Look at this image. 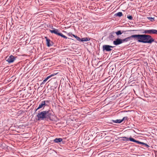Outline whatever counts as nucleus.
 Returning a JSON list of instances; mask_svg holds the SVG:
<instances>
[{
    "instance_id": "nucleus-29",
    "label": "nucleus",
    "mask_w": 157,
    "mask_h": 157,
    "mask_svg": "<svg viewBox=\"0 0 157 157\" xmlns=\"http://www.w3.org/2000/svg\"><path fill=\"white\" fill-rule=\"evenodd\" d=\"M72 34L71 33H68L67 35L68 36H70L71 35H72Z\"/></svg>"
},
{
    "instance_id": "nucleus-27",
    "label": "nucleus",
    "mask_w": 157,
    "mask_h": 157,
    "mask_svg": "<svg viewBox=\"0 0 157 157\" xmlns=\"http://www.w3.org/2000/svg\"><path fill=\"white\" fill-rule=\"evenodd\" d=\"M144 147H146L147 148L149 147L150 146L147 145V144L145 143L144 145Z\"/></svg>"
},
{
    "instance_id": "nucleus-14",
    "label": "nucleus",
    "mask_w": 157,
    "mask_h": 157,
    "mask_svg": "<svg viewBox=\"0 0 157 157\" xmlns=\"http://www.w3.org/2000/svg\"><path fill=\"white\" fill-rule=\"evenodd\" d=\"M111 121H112L113 123H120L122 122V120H121V119H117L115 120H112Z\"/></svg>"
},
{
    "instance_id": "nucleus-11",
    "label": "nucleus",
    "mask_w": 157,
    "mask_h": 157,
    "mask_svg": "<svg viewBox=\"0 0 157 157\" xmlns=\"http://www.w3.org/2000/svg\"><path fill=\"white\" fill-rule=\"evenodd\" d=\"M115 34V32L114 31L110 33L109 34L108 38L111 40H113L114 39V35Z\"/></svg>"
},
{
    "instance_id": "nucleus-2",
    "label": "nucleus",
    "mask_w": 157,
    "mask_h": 157,
    "mask_svg": "<svg viewBox=\"0 0 157 157\" xmlns=\"http://www.w3.org/2000/svg\"><path fill=\"white\" fill-rule=\"evenodd\" d=\"M52 115V112L50 110L38 111L36 115L37 120H48L50 118Z\"/></svg>"
},
{
    "instance_id": "nucleus-30",
    "label": "nucleus",
    "mask_w": 157,
    "mask_h": 157,
    "mask_svg": "<svg viewBox=\"0 0 157 157\" xmlns=\"http://www.w3.org/2000/svg\"><path fill=\"white\" fill-rule=\"evenodd\" d=\"M145 144V143L142 142V143H141V144L143 145H144Z\"/></svg>"
},
{
    "instance_id": "nucleus-24",
    "label": "nucleus",
    "mask_w": 157,
    "mask_h": 157,
    "mask_svg": "<svg viewBox=\"0 0 157 157\" xmlns=\"http://www.w3.org/2000/svg\"><path fill=\"white\" fill-rule=\"evenodd\" d=\"M50 77L49 76H48L47 77H46L44 79V80L45 81V82H46L47 81L48 79L49 78H50Z\"/></svg>"
},
{
    "instance_id": "nucleus-17",
    "label": "nucleus",
    "mask_w": 157,
    "mask_h": 157,
    "mask_svg": "<svg viewBox=\"0 0 157 157\" xmlns=\"http://www.w3.org/2000/svg\"><path fill=\"white\" fill-rule=\"evenodd\" d=\"M121 138H122V140L123 141H128L129 140V138L126 137H121Z\"/></svg>"
},
{
    "instance_id": "nucleus-18",
    "label": "nucleus",
    "mask_w": 157,
    "mask_h": 157,
    "mask_svg": "<svg viewBox=\"0 0 157 157\" xmlns=\"http://www.w3.org/2000/svg\"><path fill=\"white\" fill-rule=\"evenodd\" d=\"M147 18L151 22H153L155 21V18L151 17H147Z\"/></svg>"
},
{
    "instance_id": "nucleus-20",
    "label": "nucleus",
    "mask_w": 157,
    "mask_h": 157,
    "mask_svg": "<svg viewBox=\"0 0 157 157\" xmlns=\"http://www.w3.org/2000/svg\"><path fill=\"white\" fill-rule=\"evenodd\" d=\"M127 17L129 20H132L133 19L131 15H127Z\"/></svg>"
},
{
    "instance_id": "nucleus-8",
    "label": "nucleus",
    "mask_w": 157,
    "mask_h": 157,
    "mask_svg": "<svg viewBox=\"0 0 157 157\" xmlns=\"http://www.w3.org/2000/svg\"><path fill=\"white\" fill-rule=\"evenodd\" d=\"M122 43V39L119 38L116 39L115 40L113 41V44L116 45L120 44Z\"/></svg>"
},
{
    "instance_id": "nucleus-13",
    "label": "nucleus",
    "mask_w": 157,
    "mask_h": 157,
    "mask_svg": "<svg viewBox=\"0 0 157 157\" xmlns=\"http://www.w3.org/2000/svg\"><path fill=\"white\" fill-rule=\"evenodd\" d=\"M90 40V38L88 37H84L82 38L81 39L80 41L81 42H85L87 41Z\"/></svg>"
},
{
    "instance_id": "nucleus-19",
    "label": "nucleus",
    "mask_w": 157,
    "mask_h": 157,
    "mask_svg": "<svg viewBox=\"0 0 157 157\" xmlns=\"http://www.w3.org/2000/svg\"><path fill=\"white\" fill-rule=\"evenodd\" d=\"M129 140L131 141H132L133 142H135L136 141V140H135V139L133 138L132 137H130L129 138Z\"/></svg>"
},
{
    "instance_id": "nucleus-1",
    "label": "nucleus",
    "mask_w": 157,
    "mask_h": 157,
    "mask_svg": "<svg viewBox=\"0 0 157 157\" xmlns=\"http://www.w3.org/2000/svg\"><path fill=\"white\" fill-rule=\"evenodd\" d=\"M137 40L138 42L151 44L155 40L149 35L136 34Z\"/></svg>"
},
{
    "instance_id": "nucleus-25",
    "label": "nucleus",
    "mask_w": 157,
    "mask_h": 157,
    "mask_svg": "<svg viewBox=\"0 0 157 157\" xmlns=\"http://www.w3.org/2000/svg\"><path fill=\"white\" fill-rule=\"evenodd\" d=\"M57 73H53V74H52L51 75H49L50 77H52L53 76H55V75H56Z\"/></svg>"
},
{
    "instance_id": "nucleus-5",
    "label": "nucleus",
    "mask_w": 157,
    "mask_h": 157,
    "mask_svg": "<svg viewBox=\"0 0 157 157\" xmlns=\"http://www.w3.org/2000/svg\"><path fill=\"white\" fill-rule=\"evenodd\" d=\"M132 38H133L134 40H137L136 34L132 35L125 39H122V43H123L124 42H127L131 40H132Z\"/></svg>"
},
{
    "instance_id": "nucleus-6",
    "label": "nucleus",
    "mask_w": 157,
    "mask_h": 157,
    "mask_svg": "<svg viewBox=\"0 0 157 157\" xmlns=\"http://www.w3.org/2000/svg\"><path fill=\"white\" fill-rule=\"evenodd\" d=\"M114 47L108 45H104L103 46L102 49L103 51L110 52L112 50L111 48Z\"/></svg>"
},
{
    "instance_id": "nucleus-26",
    "label": "nucleus",
    "mask_w": 157,
    "mask_h": 157,
    "mask_svg": "<svg viewBox=\"0 0 157 157\" xmlns=\"http://www.w3.org/2000/svg\"><path fill=\"white\" fill-rule=\"evenodd\" d=\"M136 143H137L138 144H141V143H142V142L139 141L138 140H136Z\"/></svg>"
},
{
    "instance_id": "nucleus-12",
    "label": "nucleus",
    "mask_w": 157,
    "mask_h": 157,
    "mask_svg": "<svg viewBox=\"0 0 157 157\" xmlns=\"http://www.w3.org/2000/svg\"><path fill=\"white\" fill-rule=\"evenodd\" d=\"M63 139L61 138H56L53 140V142L55 143H58L62 141Z\"/></svg>"
},
{
    "instance_id": "nucleus-28",
    "label": "nucleus",
    "mask_w": 157,
    "mask_h": 157,
    "mask_svg": "<svg viewBox=\"0 0 157 157\" xmlns=\"http://www.w3.org/2000/svg\"><path fill=\"white\" fill-rule=\"evenodd\" d=\"M46 82H45L44 80L41 83L40 85H42L44 84Z\"/></svg>"
},
{
    "instance_id": "nucleus-4",
    "label": "nucleus",
    "mask_w": 157,
    "mask_h": 157,
    "mask_svg": "<svg viewBox=\"0 0 157 157\" xmlns=\"http://www.w3.org/2000/svg\"><path fill=\"white\" fill-rule=\"evenodd\" d=\"M52 29H53V30H49V31L51 33H54L57 35L61 36V37L64 38L65 39H67V38L69 39V38H68L66 36L63 35L62 33L58 32L59 30L58 29H55L54 28H53L52 27Z\"/></svg>"
},
{
    "instance_id": "nucleus-16",
    "label": "nucleus",
    "mask_w": 157,
    "mask_h": 157,
    "mask_svg": "<svg viewBox=\"0 0 157 157\" xmlns=\"http://www.w3.org/2000/svg\"><path fill=\"white\" fill-rule=\"evenodd\" d=\"M123 15L122 13L121 12H118L116 13L115 14V16H118L119 17H121Z\"/></svg>"
},
{
    "instance_id": "nucleus-22",
    "label": "nucleus",
    "mask_w": 157,
    "mask_h": 157,
    "mask_svg": "<svg viewBox=\"0 0 157 157\" xmlns=\"http://www.w3.org/2000/svg\"><path fill=\"white\" fill-rule=\"evenodd\" d=\"M75 38L76 39V40H78L79 41H80L81 39H80V37L78 36H75Z\"/></svg>"
},
{
    "instance_id": "nucleus-10",
    "label": "nucleus",
    "mask_w": 157,
    "mask_h": 157,
    "mask_svg": "<svg viewBox=\"0 0 157 157\" xmlns=\"http://www.w3.org/2000/svg\"><path fill=\"white\" fill-rule=\"evenodd\" d=\"M142 33L145 34H153V29L145 30Z\"/></svg>"
},
{
    "instance_id": "nucleus-15",
    "label": "nucleus",
    "mask_w": 157,
    "mask_h": 157,
    "mask_svg": "<svg viewBox=\"0 0 157 157\" xmlns=\"http://www.w3.org/2000/svg\"><path fill=\"white\" fill-rule=\"evenodd\" d=\"M124 32V31L118 30L115 33L117 36H119V35H121Z\"/></svg>"
},
{
    "instance_id": "nucleus-3",
    "label": "nucleus",
    "mask_w": 157,
    "mask_h": 157,
    "mask_svg": "<svg viewBox=\"0 0 157 157\" xmlns=\"http://www.w3.org/2000/svg\"><path fill=\"white\" fill-rule=\"evenodd\" d=\"M49 101L48 100H44L41 101L39 104V106L35 109V112L40 109H44L45 106H48L47 103Z\"/></svg>"
},
{
    "instance_id": "nucleus-9",
    "label": "nucleus",
    "mask_w": 157,
    "mask_h": 157,
    "mask_svg": "<svg viewBox=\"0 0 157 157\" xmlns=\"http://www.w3.org/2000/svg\"><path fill=\"white\" fill-rule=\"evenodd\" d=\"M45 38L46 39V44L48 47H50L53 45V42L51 41L50 40L48 39L47 37L45 36Z\"/></svg>"
},
{
    "instance_id": "nucleus-7",
    "label": "nucleus",
    "mask_w": 157,
    "mask_h": 157,
    "mask_svg": "<svg viewBox=\"0 0 157 157\" xmlns=\"http://www.w3.org/2000/svg\"><path fill=\"white\" fill-rule=\"evenodd\" d=\"M15 59L16 58L14 56L11 55L8 58L6 57V59L9 63H13Z\"/></svg>"
},
{
    "instance_id": "nucleus-31",
    "label": "nucleus",
    "mask_w": 157,
    "mask_h": 157,
    "mask_svg": "<svg viewBox=\"0 0 157 157\" xmlns=\"http://www.w3.org/2000/svg\"><path fill=\"white\" fill-rule=\"evenodd\" d=\"M72 36H73L74 37H75V36H76V35H74V34H72Z\"/></svg>"
},
{
    "instance_id": "nucleus-21",
    "label": "nucleus",
    "mask_w": 157,
    "mask_h": 157,
    "mask_svg": "<svg viewBox=\"0 0 157 157\" xmlns=\"http://www.w3.org/2000/svg\"><path fill=\"white\" fill-rule=\"evenodd\" d=\"M153 34L157 35V30L155 29H153Z\"/></svg>"
},
{
    "instance_id": "nucleus-23",
    "label": "nucleus",
    "mask_w": 157,
    "mask_h": 157,
    "mask_svg": "<svg viewBox=\"0 0 157 157\" xmlns=\"http://www.w3.org/2000/svg\"><path fill=\"white\" fill-rule=\"evenodd\" d=\"M128 119V117H124L121 120H122V122L124 120H127Z\"/></svg>"
}]
</instances>
